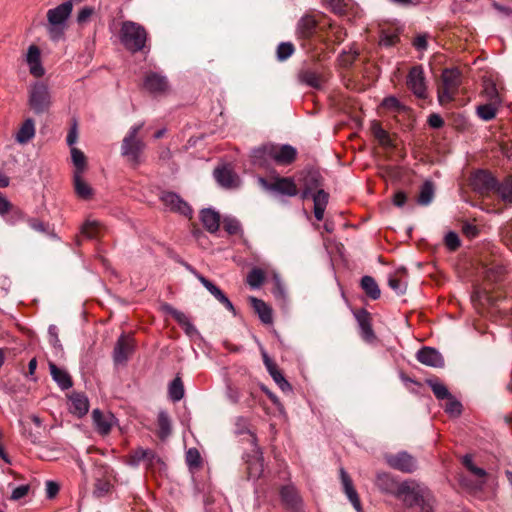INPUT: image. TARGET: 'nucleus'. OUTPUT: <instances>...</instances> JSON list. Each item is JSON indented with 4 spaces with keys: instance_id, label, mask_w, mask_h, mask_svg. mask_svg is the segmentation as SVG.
<instances>
[{
    "instance_id": "21",
    "label": "nucleus",
    "mask_w": 512,
    "mask_h": 512,
    "mask_svg": "<svg viewBox=\"0 0 512 512\" xmlns=\"http://www.w3.org/2000/svg\"><path fill=\"white\" fill-rule=\"evenodd\" d=\"M198 280L202 283V285L220 302L222 303L229 311L235 313V308L232 302L227 298V296L211 281L206 279L204 276L196 274Z\"/></svg>"
},
{
    "instance_id": "9",
    "label": "nucleus",
    "mask_w": 512,
    "mask_h": 512,
    "mask_svg": "<svg viewBox=\"0 0 512 512\" xmlns=\"http://www.w3.org/2000/svg\"><path fill=\"white\" fill-rule=\"evenodd\" d=\"M127 463L133 467H137L141 463H145L147 468H151L156 464H160L161 459L153 450L139 447L131 452Z\"/></svg>"
},
{
    "instance_id": "50",
    "label": "nucleus",
    "mask_w": 512,
    "mask_h": 512,
    "mask_svg": "<svg viewBox=\"0 0 512 512\" xmlns=\"http://www.w3.org/2000/svg\"><path fill=\"white\" fill-rule=\"evenodd\" d=\"M224 229L231 235L238 234L241 231V225L235 218L226 217L223 220Z\"/></svg>"
},
{
    "instance_id": "46",
    "label": "nucleus",
    "mask_w": 512,
    "mask_h": 512,
    "mask_svg": "<svg viewBox=\"0 0 512 512\" xmlns=\"http://www.w3.org/2000/svg\"><path fill=\"white\" fill-rule=\"evenodd\" d=\"M294 52V46L290 42L280 43L277 47V58L280 61L288 59Z\"/></svg>"
},
{
    "instance_id": "47",
    "label": "nucleus",
    "mask_w": 512,
    "mask_h": 512,
    "mask_svg": "<svg viewBox=\"0 0 512 512\" xmlns=\"http://www.w3.org/2000/svg\"><path fill=\"white\" fill-rule=\"evenodd\" d=\"M269 374L282 391H284V392L291 391V389H292L291 385L284 378V376L282 375V373L279 371L278 368L269 372Z\"/></svg>"
},
{
    "instance_id": "54",
    "label": "nucleus",
    "mask_w": 512,
    "mask_h": 512,
    "mask_svg": "<svg viewBox=\"0 0 512 512\" xmlns=\"http://www.w3.org/2000/svg\"><path fill=\"white\" fill-rule=\"evenodd\" d=\"M444 242L446 247L451 251H455L460 246L459 236L453 231L445 235Z\"/></svg>"
},
{
    "instance_id": "10",
    "label": "nucleus",
    "mask_w": 512,
    "mask_h": 512,
    "mask_svg": "<svg viewBox=\"0 0 512 512\" xmlns=\"http://www.w3.org/2000/svg\"><path fill=\"white\" fill-rule=\"evenodd\" d=\"M407 86L418 98H426L427 87L421 66L413 67L407 77Z\"/></svg>"
},
{
    "instance_id": "2",
    "label": "nucleus",
    "mask_w": 512,
    "mask_h": 512,
    "mask_svg": "<svg viewBox=\"0 0 512 512\" xmlns=\"http://www.w3.org/2000/svg\"><path fill=\"white\" fill-rule=\"evenodd\" d=\"M296 154V149L290 145L277 146L270 144L254 149L252 160L254 164L259 166H265L269 161L286 165L294 161Z\"/></svg>"
},
{
    "instance_id": "31",
    "label": "nucleus",
    "mask_w": 512,
    "mask_h": 512,
    "mask_svg": "<svg viewBox=\"0 0 512 512\" xmlns=\"http://www.w3.org/2000/svg\"><path fill=\"white\" fill-rule=\"evenodd\" d=\"M248 475L252 479H258L264 470L262 454L256 450V455L247 460Z\"/></svg>"
},
{
    "instance_id": "52",
    "label": "nucleus",
    "mask_w": 512,
    "mask_h": 512,
    "mask_svg": "<svg viewBox=\"0 0 512 512\" xmlns=\"http://www.w3.org/2000/svg\"><path fill=\"white\" fill-rule=\"evenodd\" d=\"M66 25L63 24H49L48 23V34L51 40L58 41L64 34Z\"/></svg>"
},
{
    "instance_id": "29",
    "label": "nucleus",
    "mask_w": 512,
    "mask_h": 512,
    "mask_svg": "<svg viewBox=\"0 0 512 512\" xmlns=\"http://www.w3.org/2000/svg\"><path fill=\"white\" fill-rule=\"evenodd\" d=\"M249 301L261 321L265 324H271L273 321L272 309L264 301L256 297H250Z\"/></svg>"
},
{
    "instance_id": "18",
    "label": "nucleus",
    "mask_w": 512,
    "mask_h": 512,
    "mask_svg": "<svg viewBox=\"0 0 512 512\" xmlns=\"http://www.w3.org/2000/svg\"><path fill=\"white\" fill-rule=\"evenodd\" d=\"M417 360L427 366L439 368L443 367L444 359L442 355L434 348L424 347L417 352Z\"/></svg>"
},
{
    "instance_id": "5",
    "label": "nucleus",
    "mask_w": 512,
    "mask_h": 512,
    "mask_svg": "<svg viewBox=\"0 0 512 512\" xmlns=\"http://www.w3.org/2000/svg\"><path fill=\"white\" fill-rule=\"evenodd\" d=\"M52 104L49 87L43 82H35L29 89V105L36 114H43Z\"/></svg>"
},
{
    "instance_id": "19",
    "label": "nucleus",
    "mask_w": 512,
    "mask_h": 512,
    "mask_svg": "<svg viewBox=\"0 0 512 512\" xmlns=\"http://www.w3.org/2000/svg\"><path fill=\"white\" fill-rule=\"evenodd\" d=\"M69 403L70 412L79 418L85 416L89 410V400L84 393L73 392L69 395Z\"/></svg>"
},
{
    "instance_id": "62",
    "label": "nucleus",
    "mask_w": 512,
    "mask_h": 512,
    "mask_svg": "<svg viewBox=\"0 0 512 512\" xmlns=\"http://www.w3.org/2000/svg\"><path fill=\"white\" fill-rule=\"evenodd\" d=\"M93 12H94V10L91 7L82 8L77 15V22L79 24L86 23L92 16Z\"/></svg>"
},
{
    "instance_id": "51",
    "label": "nucleus",
    "mask_w": 512,
    "mask_h": 512,
    "mask_svg": "<svg viewBox=\"0 0 512 512\" xmlns=\"http://www.w3.org/2000/svg\"><path fill=\"white\" fill-rule=\"evenodd\" d=\"M324 5L330 8L336 14H343L346 11L347 3L345 0H322Z\"/></svg>"
},
{
    "instance_id": "22",
    "label": "nucleus",
    "mask_w": 512,
    "mask_h": 512,
    "mask_svg": "<svg viewBox=\"0 0 512 512\" xmlns=\"http://www.w3.org/2000/svg\"><path fill=\"white\" fill-rule=\"evenodd\" d=\"M355 317L360 328L361 337L367 342H372L375 339V334L371 326L369 313L361 310L355 313Z\"/></svg>"
},
{
    "instance_id": "23",
    "label": "nucleus",
    "mask_w": 512,
    "mask_h": 512,
    "mask_svg": "<svg viewBox=\"0 0 512 512\" xmlns=\"http://www.w3.org/2000/svg\"><path fill=\"white\" fill-rule=\"evenodd\" d=\"M36 128L33 119H26L15 133V141L18 144L25 145L29 143L35 136Z\"/></svg>"
},
{
    "instance_id": "15",
    "label": "nucleus",
    "mask_w": 512,
    "mask_h": 512,
    "mask_svg": "<svg viewBox=\"0 0 512 512\" xmlns=\"http://www.w3.org/2000/svg\"><path fill=\"white\" fill-rule=\"evenodd\" d=\"M214 177L218 184L224 188L232 189L240 185L238 175L226 166L216 168L214 170Z\"/></svg>"
},
{
    "instance_id": "12",
    "label": "nucleus",
    "mask_w": 512,
    "mask_h": 512,
    "mask_svg": "<svg viewBox=\"0 0 512 512\" xmlns=\"http://www.w3.org/2000/svg\"><path fill=\"white\" fill-rule=\"evenodd\" d=\"M25 62L28 65L29 72L32 76L40 78L45 74V68L43 67L41 60V51L38 46L32 44L28 47Z\"/></svg>"
},
{
    "instance_id": "33",
    "label": "nucleus",
    "mask_w": 512,
    "mask_h": 512,
    "mask_svg": "<svg viewBox=\"0 0 512 512\" xmlns=\"http://www.w3.org/2000/svg\"><path fill=\"white\" fill-rule=\"evenodd\" d=\"M74 188L77 196L82 199H89L93 195V189L83 180L79 172L74 173Z\"/></svg>"
},
{
    "instance_id": "36",
    "label": "nucleus",
    "mask_w": 512,
    "mask_h": 512,
    "mask_svg": "<svg viewBox=\"0 0 512 512\" xmlns=\"http://www.w3.org/2000/svg\"><path fill=\"white\" fill-rule=\"evenodd\" d=\"M102 230H103V227L101 226V224L98 221L88 219L83 224L81 232L85 237H87L89 239H94L101 234Z\"/></svg>"
},
{
    "instance_id": "1",
    "label": "nucleus",
    "mask_w": 512,
    "mask_h": 512,
    "mask_svg": "<svg viewBox=\"0 0 512 512\" xmlns=\"http://www.w3.org/2000/svg\"><path fill=\"white\" fill-rule=\"evenodd\" d=\"M399 499L408 507L417 506L421 512H433L435 499L431 492L415 481H404L397 488Z\"/></svg>"
},
{
    "instance_id": "40",
    "label": "nucleus",
    "mask_w": 512,
    "mask_h": 512,
    "mask_svg": "<svg viewBox=\"0 0 512 512\" xmlns=\"http://www.w3.org/2000/svg\"><path fill=\"white\" fill-rule=\"evenodd\" d=\"M158 428L161 439H165L171 433V421L165 411H160L158 414Z\"/></svg>"
},
{
    "instance_id": "24",
    "label": "nucleus",
    "mask_w": 512,
    "mask_h": 512,
    "mask_svg": "<svg viewBox=\"0 0 512 512\" xmlns=\"http://www.w3.org/2000/svg\"><path fill=\"white\" fill-rule=\"evenodd\" d=\"M144 86L152 93H160L166 91L168 82L165 76L151 72L146 75Z\"/></svg>"
},
{
    "instance_id": "35",
    "label": "nucleus",
    "mask_w": 512,
    "mask_h": 512,
    "mask_svg": "<svg viewBox=\"0 0 512 512\" xmlns=\"http://www.w3.org/2000/svg\"><path fill=\"white\" fill-rule=\"evenodd\" d=\"M500 106H501V104H494V103L486 102L477 107V109H476L477 115L479 116V118H481L484 121H490L493 118H495L496 113Z\"/></svg>"
},
{
    "instance_id": "53",
    "label": "nucleus",
    "mask_w": 512,
    "mask_h": 512,
    "mask_svg": "<svg viewBox=\"0 0 512 512\" xmlns=\"http://www.w3.org/2000/svg\"><path fill=\"white\" fill-rule=\"evenodd\" d=\"M448 402L445 406V411L451 416H458L461 413L462 405L459 401L454 399L452 396L447 398Z\"/></svg>"
},
{
    "instance_id": "38",
    "label": "nucleus",
    "mask_w": 512,
    "mask_h": 512,
    "mask_svg": "<svg viewBox=\"0 0 512 512\" xmlns=\"http://www.w3.org/2000/svg\"><path fill=\"white\" fill-rule=\"evenodd\" d=\"M433 196H434L433 184L429 181H426L421 186L417 201L420 205H428L432 202Z\"/></svg>"
},
{
    "instance_id": "20",
    "label": "nucleus",
    "mask_w": 512,
    "mask_h": 512,
    "mask_svg": "<svg viewBox=\"0 0 512 512\" xmlns=\"http://www.w3.org/2000/svg\"><path fill=\"white\" fill-rule=\"evenodd\" d=\"M340 476L343 485V490L347 498L349 499V501L351 502V504L353 505L357 512H362V506L360 503L358 493L353 487L351 478L343 468L340 469Z\"/></svg>"
},
{
    "instance_id": "42",
    "label": "nucleus",
    "mask_w": 512,
    "mask_h": 512,
    "mask_svg": "<svg viewBox=\"0 0 512 512\" xmlns=\"http://www.w3.org/2000/svg\"><path fill=\"white\" fill-rule=\"evenodd\" d=\"M315 27V20L310 16H306L300 19L297 30L302 37H308L312 34Z\"/></svg>"
},
{
    "instance_id": "3",
    "label": "nucleus",
    "mask_w": 512,
    "mask_h": 512,
    "mask_svg": "<svg viewBox=\"0 0 512 512\" xmlns=\"http://www.w3.org/2000/svg\"><path fill=\"white\" fill-rule=\"evenodd\" d=\"M123 46L135 53L145 48L147 32L143 26L133 21H124L119 32Z\"/></svg>"
},
{
    "instance_id": "27",
    "label": "nucleus",
    "mask_w": 512,
    "mask_h": 512,
    "mask_svg": "<svg viewBox=\"0 0 512 512\" xmlns=\"http://www.w3.org/2000/svg\"><path fill=\"white\" fill-rule=\"evenodd\" d=\"M281 497L283 502L292 510L299 511L301 508L300 497L292 485L284 486L281 489Z\"/></svg>"
},
{
    "instance_id": "44",
    "label": "nucleus",
    "mask_w": 512,
    "mask_h": 512,
    "mask_svg": "<svg viewBox=\"0 0 512 512\" xmlns=\"http://www.w3.org/2000/svg\"><path fill=\"white\" fill-rule=\"evenodd\" d=\"M71 158L74 166L76 167L75 172H79V174H82L86 167V157L84 153L81 150L72 147Z\"/></svg>"
},
{
    "instance_id": "37",
    "label": "nucleus",
    "mask_w": 512,
    "mask_h": 512,
    "mask_svg": "<svg viewBox=\"0 0 512 512\" xmlns=\"http://www.w3.org/2000/svg\"><path fill=\"white\" fill-rule=\"evenodd\" d=\"M496 192L505 202H512V176L507 177L502 183H497Z\"/></svg>"
},
{
    "instance_id": "39",
    "label": "nucleus",
    "mask_w": 512,
    "mask_h": 512,
    "mask_svg": "<svg viewBox=\"0 0 512 512\" xmlns=\"http://www.w3.org/2000/svg\"><path fill=\"white\" fill-rule=\"evenodd\" d=\"M427 384L432 389L436 398L440 400L447 399L450 398V396H452L448 391L447 387L437 379H429L427 380Z\"/></svg>"
},
{
    "instance_id": "28",
    "label": "nucleus",
    "mask_w": 512,
    "mask_h": 512,
    "mask_svg": "<svg viewBox=\"0 0 512 512\" xmlns=\"http://www.w3.org/2000/svg\"><path fill=\"white\" fill-rule=\"evenodd\" d=\"M400 483H397L395 479L388 473H378L376 477L377 487L385 492L397 495V488Z\"/></svg>"
},
{
    "instance_id": "55",
    "label": "nucleus",
    "mask_w": 512,
    "mask_h": 512,
    "mask_svg": "<svg viewBox=\"0 0 512 512\" xmlns=\"http://www.w3.org/2000/svg\"><path fill=\"white\" fill-rule=\"evenodd\" d=\"M273 280H274V288L272 291L273 295L277 299L284 300L286 297V293H285V288L281 282L280 277L277 274H275L273 277Z\"/></svg>"
},
{
    "instance_id": "63",
    "label": "nucleus",
    "mask_w": 512,
    "mask_h": 512,
    "mask_svg": "<svg viewBox=\"0 0 512 512\" xmlns=\"http://www.w3.org/2000/svg\"><path fill=\"white\" fill-rule=\"evenodd\" d=\"M462 231H463V234L465 236H467L468 238H475L479 233L477 226H475L471 223H465L463 225Z\"/></svg>"
},
{
    "instance_id": "56",
    "label": "nucleus",
    "mask_w": 512,
    "mask_h": 512,
    "mask_svg": "<svg viewBox=\"0 0 512 512\" xmlns=\"http://www.w3.org/2000/svg\"><path fill=\"white\" fill-rule=\"evenodd\" d=\"M382 107L392 110V111H401L403 106L399 102V100L393 96L386 97L382 101Z\"/></svg>"
},
{
    "instance_id": "11",
    "label": "nucleus",
    "mask_w": 512,
    "mask_h": 512,
    "mask_svg": "<svg viewBox=\"0 0 512 512\" xmlns=\"http://www.w3.org/2000/svg\"><path fill=\"white\" fill-rule=\"evenodd\" d=\"M497 180L487 171L479 170L471 178V185L474 190L481 194L496 191Z\"/></svg>"
},
{
    "instance_id": "6",
    "label": "nucleus",
    "mask_w": 512,
    "mask_h": 512,
    "mask_svg": "<svg viewBox=\"0 0 512 512\" xmlns=\"http://www.w3.org/2000/svg\"><path fill=\"white\" fill-rule=\"evenodd\" d=\"M461 84V74L458 69H445L442 73V87L438 90V100L441 104L450 102Z\"/></svg>"
},
{
    "instance_id": "17",
    "label": "nucleus",
    "mask_w": 512,
    "mask_h": 512,
    "mask_svg": "<svg viewBox=\"0 0 512 512\" xmlns=\"http://www.w3.org/2000/svg\"><path fill=\"white\" fill-rule=\"evenodd\" d=\"M72 8V2L66 1L53 9H49L47 12L48 23L66 25V21L72 12Z\"/></svg>"
},
{
    "instance_id": "57",
    "label": "nucleus",
    "mask_w": 512,
    "mask_h": 512,
    "mask_svg": "<svg viewBox=\"0 0 512 512\" xmlns=\"http://www.w3.org/2000/svg\"><path fill=\"white\" fill-rule=\"evenodd\" d=\"M374 136L379 140L382 145H389V135L378 124L373 126Z\"/></svg>"
},
{
    "instance_id": "32",
    "label": "nucleus",
    "mask_w": 512,
    "mask_h": 512,
    "mask_svg": "<svg viewBox=\"0 0 512 512\" xmlns=\"http://www.w3.org/2000/svg\"><path fill=\"white\" fill-rule=\"evenodd\" d=\"M483 97L486 102L502 104V97L496 87V84L490 79H486L483 82Z\"/></svg>"
},
{
    "instance_id": "43",
    "label": "nucleus",
    "mask_w": 512,
    "mask_h": 512,
    "mask_svg": "<svg viewBox=\"0 0 512 512\" xmlns=\"http://www.w3.org/2000/svg\"><path fill=\"white\" fill-rule=\"evenodd\" d=\"M265 279L264 272L259 268H253L247 275V283L253 289H258Z\"/></svg>"
},
{
    "instance_id": "34",
    "label": "nucleus",
    "mask_w": 512,
    "mask_h": 512,
    "mask_svg": "<svg viewBox=\"0 0 512 512\" xmlns=\"http://www.w3.org/2000/svg\"><path fill=\"white\" fill-rule=\"evenodd\" d=\"M361 288L373 300H376L380 297V289L378 287V284L371 276L362 277Z\"/></svg>"
},
{
    "instance_id": "58",
    "label": "nucleus",
    "mask_w": 512,
    "mask_h": 512,
    "mask_svg": "<svg viewBox=\"0 0 512 512\" xmlns=\"http://www.w3.org/2000/svg\"><path fill=\"white\" fill-rule=\"evenodd\" d=\"M49 342L54 348H60L61 344L58 337V329L55 325H50L48 328Z\"/></svg>"
},
{
    "instance_id": "41",
    "label": "nucleus",
    "mask_w": 512,
    "mask_h": 512,
    "mask_svg": "<svg viewBox=\"0 0 512 512\" xmlns=\"http://www.w3.org/2000/svg\"><path fill=\"white\" fill-rule=\"evenodd\" d=\"M169 397L172 401L178 402L184 396V386L180 377H176L169 385Z\"/></svg>"
},
{
    "instance_id": "8",
    "label": "nucleus",
    "mask_w": 512,
    "mask_h": 512,
    "mask_svg": "<svg viewBox=\"0 0 512 512\" xmlns=\"http://www.w3.org/2000/svg\"><path fill=\"white\" fill-rule=\"evenodd\" d=\"M261 185L269 190L286 196H296L298 189L292 178L277 177L274 182L269 183L263 178H259Z\"/></svg>"
},
{
    "instance_id": "26",
    "label": "nucleus",
    "mask_w": 512,
    "mask_h": 512,
    "mask_svg": "<svg viewBox=\"0 0 512 512\" xmlns=\"http://www.w3.org/2000/svg\"><path fill=\"white\" fill-rule=\"evenodd\" d=\"M203 226L211 233L218 231L220 226V215L213 209L207 208L201 211L200 215Z\"/></svg>"
},
{
    "instance_id": "60",
    "label": "nucleus",
    "mask_w": 512,
    "mask_h": 512,
    "mask_svg": "<svg viewBox=\"0 0 512 512\" xmlns=\"http://www.w3.org/2000/svg\"><path fill=\"white\" fill-rule=\"evenodd\" d=\"M29 490H30L29 485H20V486L16 487L15 489H13V491L11 493V499L12 500L22 499L28 494Z\"/></svg>"
},
{
    "instance_id": "14",
    "label": "nucleus",
    "mask_w": 512,
    "mask_h": 512,
    "mask_svg": "<svg viewBox=\"0 0 512 512\" xmlns=\"http://www.w3.org/2000/svg\"><path fill=\"white\" fill-rule=\"evenodd\" d=\"M163 204L171 211L178 212L184 216L191 215L190 206L173 192L164 193L161 197Z\"/></svg>"
},
{
    "instance_id": "48",
    "label": "nucleus",
    "mask_w": 512,
    "mask_h": 512,
    "mask_svg": "<svg viewBox=\"0 0 512 512\" xmlns=\"http://www.w3.org/2000/svg\"><path fill=\"white\" fill-rule=\"evenodd\" d=\"M163 310L169 313L171 316H173V318L181 325V327L187 324V322L189 321V318L186 314L179 310H176L175 308L168 304L163 306Z\"/></svg>"
},
{
    "instance_id": "45",
    "label": "nucleus",
    "mask_w": 512,
    "mask_h": 512,
    "mask_svg": "<svg viewBox=\"0 0 512 512\" xmlns=\"http://www.w3.org/2000/svg\"><path fill=\"white\" fill-rule=\"evenodd\" d=\"M301 79L303 82H305L307 85L314 87V88H320L322 85V79L318 73L315 71H305L301 75Z\"/></svg>"
},
{
    "instance_id": "64",
    "label": "nucleus",
    "mask_w": 512,
    "mask_h": 512,
    "mask_svg": "<svg viewBox=\"0 0 512 512\" xmlns=\"http://www.w3.org/2000/svg\"><path fill=\"white\" fill-rule=\"evenodd\" d=\"M58 492H59V485L56 482H53V481L46 482L47 498H49V499L54 498Z\"/></svg>"
},
{
    "instance_id": "61",
    "label": "nucleus",
    "mask_w": 512,
    "mask_h": 512,
    "mask_svg": "<svg viewBox=\"0 0 512 512\" xmlns=\"http://www.w3.org/2000/svg\"><path fill=\"white\" fill-rule=\"evenodd\" d=\"M389 287L394 290L397 294H403L405 292L406 286L399 279L395 277H391L388 280Z\"/></svg>"
},
{
    "instance_id": "13",
    "label": "nucleus",
    "mask_w": 512,
    "mask_h": 512,
    "mask_svg": "<svg viewBox=\"0 0 512 512\" xmlns=\"http://www.w3.org/2000/svg\"><path fill=\"white\" fill-rule=\"evenodd\" d=\"M134 349V340L127 335H121L115 345L113 358L117 364L124 363L132 354Z\"/></svg>"
},
{
    "instance_id": "59",
    "label": "nucleus",
    "mask_w": 512,
    "mask_h": 512,
    "mask_svg": "<svg viewBox=\"0 0 512 512\" xmlns=\"http://www.w3.org/2000/svg\"><path fill=\"white\" fill-rule=\"evenodd\" d=\"M110 490V484L106 481H97L95 484L94 495L96 497H103Z\"/></svg>"
},
{
    "instance_id": "49",
    "label": "nucleus",
    "mask_w": 512,
    "mask_h": 512,
    "mask_svg": "<svg viewBox=\"0 0 512 512\" xmlns=\"http://www.w3.org/2000/svg\"><path fill=\"white\" fill-rule=\"evenodd\" d=\"M186 462L191 468H197L201 465V456L196 448H190L186 452Z\"/></svg>"
},
{
    "instance_id": "7",
    "label": "nucleus",
    "mask_w": 512,
    "mask_h": 512,
    "mask_svg": "<svg viewBox=\"0 0 512 512\" xmlns=\"http://www.w3.org/2000/svg\"><path fill=\"white\" fill-rule=\"evenodd\" d=\"M387 464L401 472L413 473L417 469L416 459L406 451L385 456Z\"/></svg>"
},
{
    "instance_id": "4",
    "label": "nucleus",
    "mask_w": 512,
    "mask_h": 512,
    "mask_svg": "<svg viewBox=\"0 0 512 512\" xmlns=\"http://www.w3.org/2000/svg\"><path fill=\"white\" fill-rule=\"evenodd\" d=\"M143 125V123H139L132 126L121 145L122 156L126 157L133 166H138L141 163V153L145 149L144 141L137 136Z\"/></svg>"
},
{
    "instance_id": "16",
    "label": "nucleus",
    "mask_w": 512,
    "mask_h": 512,
    "mask_svg": "<svg viewBox=\"0 0 512 512\" xmlns=\"http://www.w3.org/2000/svg\"><path fill=\"white\" fill-rule=\"evenodd\" d=\"M92 420L98 433L107 435L115 424V417L111 413H103L99 409L92 411Z\"/></svg>"
},
{
    "instance_id": "30",
    "label": "nucleus",
    "mask_w": 512,
    "mask_h": 512,
    "mask_svg": "<svg viewBox=\"0 0 512 512\" xmlns=\"http://www.w3.org/2000/svg\"><path fill=\"white\" fill-rule=\"evenodd\" d=\"M328 198V193L322 189L313 194L314 216L318 221H321L324 217V212L328 204Z\"/></svg>"
},
{
    "instance_id": "25",
    "label": "nucleus",
    "mask_w": 512,
    "mask_h": 512,
    "mask_svg": "<svg viewBox=\"0 0 512 512\" xmlns=\"http://www.w3.org/2000/svg\"><path fill=\"white\" fill-rule=\"evenodd\" d=\"M49 369L52 379L62 390H67L72 387V379L66 370L59 368L53 362H49Z\"/></svg>"
}]
</instances>
